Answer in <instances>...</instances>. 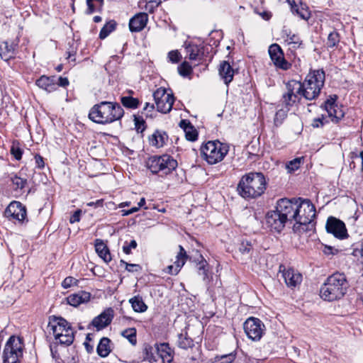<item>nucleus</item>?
Returning <instances> with one entry per match:
<instances>
[{"label": "nucleus", "instance_id": "nucleus-19", "mask_svg": "<svg viewBox=\"0 0 363 363\" xmlns=\"http://www.w3.org/2000/svg\"><path fill=\"white\" fill-rule=\"evenodd\" d=\"M179 252H178L176 257V261L174 263V265H169L164 269V272L172 275L177 274L181 270L182 267L186 262L187 259L186 252L184 248L182 245H179Z\"/></svg>", "mask_w": 363, "mask_h": 363}, {"label": "nucleus", "instance_id": "nucleus-44", "mask_svg": "<svg viewBox=\"0 0 363 363\" xmlns=\"http://www.w3.org/2000/svg\"><path fill=\"white\" fill-rule=\"evenodd\" d=\"M303 157H297L295 158L291 161H289L286 164V168L288 169L289 172H294L297 170L301 164L303 162Z\"/></svg>", "mask_w": 363, "mask_h": 363}, {"label": "nucleus", "instance_id": "nucleus-6", "mask_svg": "<svg viewBox=\"0 0 363 363\" xmlns=\"http://www.w3.org/2000/svg\"><path fill=\"white\" fill-rule=\"evenodd\" d=\"M48 328L52 331L57 342L70 345L74 339V329L63 318L52 316L50 318Z\"/></svg>", "mask_w": 363, "mask_h": 363}, {"label": "nucleus", "instance_id": "nucleus-10", "mask_svg": "<svg viewBox=\"0 0 363 363\" xmlns=\"http://www.w3.org/2000/svg\"><path fill=\"white\" fill-rule=\"evenodd\" d=\"M23 357V343L19 337L11 336L7 340L4 352V363H20Z\"/></svg>", "mask_w": 363, "mask_h": 363}, {"label": "nucleus", "instance_id": "nucleus-20", "mask_svg": "<svg viewBox=\"0 0 363 363\" xmlns=\"http://www.w3.org/2000/svg\"><path fill=\"white\" fill-rule=\"evenodd\" d=\"M113 312L111 308H108L100 315L95 317L91 321L93 327L96 328L97 330H102L107 327L111 323L113 316Z\"/></svg>", "mask_w": 363, "mask_h": 363}, {"label": "nucleus", "instance_id": "nucleus-14", "mask_svg": "<svg viewBox=\"0 0 363 363\" xmlns=\"http://www.w3.org/2000/svg\"><path fill=\"white\" fill-rule=\"evenodd\" d=\"M325 228L328 233L333 234L336 238L342 240L348 236L345 224L335 217L328 218Z\"/></svg>", "mask_w": 363, "mask_h": 363}, {"label": "nucleus", "instance_id": "nucleus-23", "mask_svg": "<svg viewBox=\"0 0 363 363\" xmlns=\"http://www.w3.org/2000/svg\"><path fill=\"white\" fill-rule=\"evenodd\" d=\"M35 84L40 89L48 93L55 91L57 89V83L55 77L41 76L35 82Z\"/></svg>", "mask_w": 363, "mask_h": 363}, {"label": "nucleus", "instance_id": "nucleus-16", "mask_svg": "<svg viewBox=\"0 0 363 363\" xmlns=\"http://www.w3.org/2000/svg\"><path fill=\"white\" fill-rule=\"evenodd\" d=\"M279 272L281 273L282 277L288 287L295 288L301 284L302 275L293 268L280 264Z\"/></svg>", "mask_w": 363, "mask_h": 363}, {"label": "nucleus", "instance_id": "nucleus-56", "mask_svg": "<svg viewBox=\"0 0 363 363\" xmlns=\"http://www.w3.org/2000/svg\"><path fill=\"white\" fill-rule=\"evenodd\" d=\"M323 120H324L323 116H322L321 118H315L313 120L311 125L313 128L322 127L324 124Z\"/></svg>", "mask_w": 363, "mask_h": 363}, {"label": "nucleus", "instance_id": "nucleus-26", "mask_svg": "<svg viewBox=\"0 0 363 363\" xmlns=\"http://www.w3.org/2000/svg\"><path fill=\"white\" fill-rule=\"evenodd\" d=\"M168 135L164 131L157 130L149 136V143L157 148L162 147L168 140Z\"/></svg>", "mask_w": 363, "mask_h": 363}, {"label": "nucleus", "instance_id": "nucleus-58", "mask_svg": "<svg viewBox=\"0 0 363 363\" xmlns=\"http://www.w3.org/2000/svg\"><path fill=\"white\" fill-rule=\"evenodd\" d=\"M57 87L62 86L65 87L69 84V80L67 77H60L57 79Z\"/></svg>", "mask_w": 363, "mask_h": 363}, {"label": "nucleus", "instance_id": "nucleus-34", "mask_svg": "<svg viewBox=\"0 0 363 363\" xmlns=\"http://www.w3.org/2000/svg\"><path fill=\"white\" fill-rule=\"evenodd\" d=\"M178 346L184 350H187L194 347V340L187 335V333H180L178 335Z\"/></svg>", "mask_w": 363, "mask_h": 363}, {"label": "nucleus", "instance_id": "nucleus-31", "mask_svg": "<svg viewBox=\"0 0 363 363\" xmlns=\"http://www.w3.org/2000/svg\"><path fill=\"white\" fill-rule=\"evenodd\" d=\"M96 252L103 260L108 263L111 260V254L108 247L100 240H96L95 244Z\"/></svg>", "mask_w": 363, "mask_h": 363}, {"label": "nucleus", "instance_id": "nucleus-2", "mask_svg": "<svg viewBox=\"0 0 363 363\" xmlns=\"http://www.w3.org/2000/svg\"><path fill=\"white\" fill-rule=\"evenodd\" d=\"M266 186V179L262 173L249 172L241 177L237 191L245 199H256L264 194Z\"/></svg>", "mask_w": 363, "mask_h": 363}, {"label": "nucleus", "instance_id": "nucleus-48", "mask_svg": "<svg viewBox=\"0 0 363 363\" xmlns=\"http://www.w3.org/2000/svg\"><path fill=\"white\" fill-rule=\"evenodd\" d=\"M11 154L17 160H20L22 157L23 150L20 148L18 145L13 144L11 147Z\"/></svg>", "mask_w": 363, "mask_h": 363}, {"label": "nucleus", "instance_id": "nucleus-37", "mask_svg": "<svg viewBox=\"0 0 363 363\" xmlns=\"http://www.w3.org/2000/svg\"><path fill=\"white\" fill-rule=\"evenodd\" d=\"M239 251L242 255L247 256L248 259H251L254 249L250 241L244 240L239 246Z\"/></svg>", "mask_w": 363, "mask_h": 363}, {"label": "nucleus", "instance_id": "nucleus-45", "mask_svg": "<svg viewBox=\"0 0 363 363\" xmlns=\"http://www.w3.org/2000/svg\"><path fill=\"white\" fill-rule=\"evenodd\" d=\"M134 123L137 132L143 133L145 130V122L142 117L134 116Z\"/></svg>", "mask_w": 363, "mask_h": 363}, {"label": "nucleus", "instance_id": "nucleus-60", "mask_svg": "<svg viewBox=\"0 0 363 363\" xmlns=\"http://www.w3.org/2000/svg\"><path fill=\"white\" fill-rule=\"evenodd\" d=\"M104 200L103 199H99L96 201L94 202H89L87 203V206H94V207H99L102 206Z\"/></svg>", "mask_w": 363, "mask_h": 363}, {"label": "nucleus", "instance_id": "nucleus-52", "mask_svg": "<svg viewBox=\"0 0 363 363\" xmlns=\"http://www.w3.org/2000/svg\"><path fill=\"white\" fill-rule=\"evenodd\" d=\"M137 247V242L135 240H132L129 243L125 242L123 246V251L126 255H129L131 252L132 249H135Z\"/></svg>", "mask_w": 363, "mask_h": 363}, {"label": "nucleus", "instance_id": "nucleus-7", "mask_svg": "<svg viewBox=\"0 0 363 363\" xmlns=\"http://www.w3.org/2000/svg\"><path fill=\"white\" fill-rule=\"evenodd\" d=\"M284 199L277 201L276 210L267 213L266 224L271 230L280 233L287 223H291Z\"/></svg>", "mask_w": 363, "mask_h": 363}, {"label": "nucleus", "instance_id": "nucleus-3", "mask_svg": "<svg viewBox=\"0 0 363 363\" xmlns=\"http://www.w3.org/2000/svg\"><path fill=\"white\" fill-rule=\"evenodd\" d=\"M123 115L124 111L119 104L104 101L90 109L89 118L96 123L104 125L121 119Z\"/></svg>", "mask_w": 363, "mask_h": 363}, {"label": "nucleus", "instance_id": "nucleus-43", "mask_svg": "<svg viewBox=\"0 0 363 363\" xmlns=\"http://www.w3.org/2000/svg\"><path fill=\"white\" fill-rule=\"evenodd\" d=\"M11 181L14 186L15 190H22L27 184V179L21 178L17 175L12 177Z\"/></svg>", "mask_w": 363, "mask_h": 363}, {"label": "nucleus", "instance_id": "nucleus-28", "mask_svg": "<svg viewBox=\"0 0 363 363\" xmlns=\"http://www.w3.org/2000/svg\"><path fill=\"white\" fill-rule=\"evenodd\" d=\"M156 353L164 363H171L173 360L172 351L168 343L156 344Z\"/></svg>", "mask_w": 363, "mask_h": 363}, {"label": "nucleus", "instance_id": "nucleus-17", "mask_svg": "<svg viewBox=\"0 0 363 363\" xmlns=\"http://www.w3.org/2000/svg\"><path fill=\"white\" fill-rule=\"evenodd\" d=\"M5 217L10 220L23 221L26 216V209L19 201H12L4 211Z\"/></svg>", "mask_w": 363, "mask_h": 363}, {"label": "nucleus", "instance_id": "nucleus-42", "mask_svg": "<svg viewBox=\"0 0 363 363\" xmlns=\"http://www.w3.org/2000/svg\"><path fill=\"white\" fill-rule=\"evenodd\" d=\"M177 69L179 74L183 77L189 76L193 72L192 67L186 61L182 62Z\"/></svg>", "mask_w": 363, "mask_h": 363}, {"label": "nucleus", "instance_id": "nucleus-39", "mask_svg": "<svg viewBox=\"0 0 363 363\" xmlns=\"http://www.w3.org/2000/svg\"><path fill=\"white\" fill-rule=\"evenodd\" d=\"M86 4L88 7L86 13L91 14L101 9L104 4V0H86Z\"/></svg>", "mask_w": 363, "mask_h": 363}, {"label": "nucleus", "instance_id": "nucleus-49", "mask_svg": "<svg viewBox=\"0 0 363 363\" xmlns=\"http://www.w3.org/2000/svg\"><path fill=\"white\" fill-rule=\"evenodd\" d=\"M161 3V0H148L145 8L150 13H153Z\"/></svg>", "mask_w": 363, "mask_h": 363}, {"label": "nucleus", "instance_id": "nucleus-55", "mask_svg": "<svg viewBox=\"0 0 363 363\" xmlns=\"http://www.w3.org/2000/svg\"><path fill=\"white\" fill-rule=\"evenodd\" d=\"M82 213L81 210H77L69 218V222L71 223H74L76 222H79L80 220V216Z\"/></svg>", "mask_w": 363, "mask_h": 363}, {"label": "nucleus", "instance_id": "nucleus-36", "mask_svg": "<svg viewBox=\"0 0 363 363\" xmlns=\"http://www.w3.org/2000/svg\"><path fill=\"white\" fill-rule=\"evenodd\" d=\"M116 25L117 23L114 20H111L107 22L99 33V38L101 39H105L111 32L115 30Z\"/></svg>", "mask_w": 363, "mask_h": 363}, {"label": "nucleus", "instance_id": "nucleus-50", "mask_svg": "<svg viewBox=\"0 0 363 363\" xmlns=\"http://www.w3.org/2000/svg\"><path fill=\"white\" fill-rule=\"evenodd\" d=\"M216 359L221 360L220 363H232L235 359V353L230 352L227 354L217 356Z\"/></svg>", "mask_w": 363, "mask_h": 363}, {"label": "nucleus", "instance_id": "nucleus-8", "mask_svg": "<svg viewBox=\"0 0 363 363\" xmlns=\"http://www.w3.org/2000/svg\"><path fill=\"white\" fill-rule=\"evenodd\" d=\"M229 151L227 144L218 140L208 141L200 148L201 157L209 164L221 162Z\"/></svg>", "mask_w": 363, "mask_h": 363}, {"label": "nucleus", "instance_id": "nucleus-25", "mask_svg": "<svg viewBox=\"0 0 363 363\" xmlns=\"http://www.w3.org/2000/svg\"><path fill=\"white\" fill-rule=\"evenodd\" d=\"M91 294L89 292L81 291L78 293L72 294L67 297V302L70 306L77 307L82 303L88 302L90 300Z\"/></svg>", "mask_w": 363, "mask_h": 363}, {"label": "nucleus", "instance_id": "nucleus-5", "mask_svg": "<svg viewBox=\"0 0 363 363\" xmlns=\"http://www.w3.org/2000/svg\"><path fill=\"white\" fill-rule=\"evenodd\" d=\"M325 72L323 69L310 72L303 82H301V96L306 100L316 99L325 84Z\"/></svg>", "mask_w": 363, "mask_h": 363}, {"label": "nucleus", "instance_id": "nucleus-61", "mask_svg": "<svg viewBox=\"0 0 363 363\" xmlns=\"http://www.w3.org/2000/svg\"><path fill=\"white\" fill-rule=\"evenodd\" d=\"M155 108L154 104H151L150 103H146L145 107L143 108V111H152Z\"/></svg>", "mask_w": 363, "mask_h": 363}, {"label": "nucleus", "instance_id": "nucleus-27", "mask_svg": "<svg viewBox=\"0 0 363 363\" xmlns=\"http://www.w3.org/2000/svg\"><path fill=\"white\" fill-rule=\"evenodd\" d=\"M219 75L224 83L228 85L233 79L234 69L227 61H223L219 66Z\"/></svg>", "mask_w": 363, "mask_h": 363}, {"label": "nucleus", "instance_id": "nucleus-33", "mask_svg": "<svg viewBox=\"0 0 363 363\" xmlns=\"http://www.w3.org/2000/svg\"><path fill=\"white\" fill-rule=\"evenodd\" d=\"M111 340L108 337H103L101 339L97 348V354L101 357H107L111 352V348L109 346Z\"/></svg>", "mask_w": 363, "mask_h": 363}, {"label": "nucleus", "instance_id": "nucleus-51", "mask_svg": "<svg viewBox=\"0 0 363 363\" xmlns=\"http://www.w3.org/2000/svg\"><path fill=\"white\" fill-rule=\"evenodd\" d=\"M77 280L75 278H74L72 277H67L62 282V286L64 289H67L73 285H77Z\"/></svg>", "mask_w": 363, "mask_h": 363}, {"label": "nucleus", "instance_id": "nucleus-21", "mask_svg": "<svg viewBox=\"0 0 363 363\" xmlns=\"http://www.w3.org/2000/svg\"><path fill=\"white\" fill-rule=\"evenodd\" d=\"M184 48L186 57L190 60H201L203 56V46L196 45L192 42H185Z\"/></svg>", "mask_w": 363, "mask_h": 363}, {"label": "nucleus", "instance_id": "nucleus-64", "mask_svg": "<svg viewBox=\"0 0 363 363\" xmlns=\"http://www.w3.org/2000/svg\"><path fill=\"white\" fill-rule=\"evenodd\" d=\"M84 345L88 352H91L93 350V347L90 346L87 342H85Z\"/></svg>", "mask_w": 363, "mask_h": 363}, {"label": "nucleus", "instance_id": "nucleus-54", "mask_svg": "<svg viewBox=\"0 0 363 363\" xmlns=\"http://www.w3.org/2000/svg\"><path fill=\"white\" fill-rule=\"evenodd\" d=\"M286 114L284 111L279 110L277 111L274 117V123L276 125L280 124L282 122V120L286 117Z\"/></svg>", "mask_w": 363, "mask_h": 363}, {"label": "nucleus", "instance_id": "nucleus-38", "mask_svg": "<svg viewBox=\"0 0 363 363\" xmlns=\"http://www.w3.org/2000/svg\"><path fill=\"white\" fill-rule=\"evenodd\" d=\"M136 333L135 328H130L122 331L121 335L126 338L131 345H135L137 343Z\"/></svg>", "mask_w": 363, "mask_h": 363}, {"label": "nucleus", "instance_id": "nucleus-46", "mask_svg": "<svg viewBox=\"0 0 363 363\" xmlns=\"http://www.w3.org/2000/svg\"><path fill=\"white\" fill-rule=\"evenodd\" d=\"M167 58L172 63H178L182 60V55L177 50H171L168 52Z\"/></svg>", "mask_w": 363, "mask_h": 363}, {"label": "nucleus", "instance_id": "nucleus-18", "mask_svg": "<svg viewBox=\"0 0 363 363\" xmlns=\"http://www.w3.org/2000/svg\"><path fill=\"white\" fill-rule=\"evenodd\" d=\"M269 54L274 65L284 70L290 67V64L285 60L284 52L278 44H272L269 48Z\"/></svg>", "mask_w": 363, "mask_h": 363}, {"label": "nucleus", "instance_id": "nucleus-15", "mask_svg": "<svg viewBox=\"0 0 363 363\" xmlns=\"http://www.w3.org/2000/svg\"><path fill=\"white\" fill-rule=\"evenodd\" d=\"M337 96L331 95L324 103V108L327 111L328 116L334 123H338L345 116V112L341 107H339L335 103Z\"/></svg>", "mask_w": 363, "mask_h": 363}, {"label": "nucleus", "instance_id": "nucleus-4", "mask_svg": "<svg viewBox=\"0 0 363 363\" xmlns=\"http://www.w3.org/2000/svg\"><path fill=\"white\" fill-rule=\"evenodd\" d=\"M348 287L345 274L336 272L329 276L321 286L320 296L328 301L339 300L347 293Z\"/></svg>", "mask_w": 363, "mask_h": 363}, {"label": "nucleus", "instance_id": "nucleus-53", "mask_svg": "<svg viewBox=\"0 0 363 363\" xmlns=\"http://www.w3.org/2000/svg\"><path fill=\"white\" fill-rule=\"evenodd\" d=\"M121 262L125 265V269L128 272H138L141 269V267L139 264H128L123 260H121Z\"/></svg>", "mask_w": 363, "mask_h": 363}, {"label": "nucleus", "instance_id": "nucleus-59", "mask_svg": "<svg viewBox=\"0 0 363 363\" xmlns=\"http://www.w3.org/2000/svg\"><path fill=\"white\" fill-rule=\"evenodd\" d=\"M199 274L203 276V279H205L207 277V269L203 264H201L199 267Z\"/></svg>", "mask_w": 363, "mask_h": 363}, {"label": "nucleus", "instance_id": "nucleus-24", "mask_svg": "<svg viewBox=\"0 0 363 363\" xmlns=\"http://www.w3.org/2000/svg\"><path fill=\"white\" fill-rule=\"evenodd\" d=\"M289 3L291 5V11L301 19L308 20L311 17L308 7L306 4L302 3L301 0H298V3L294 0L293 1L289 0Z\"/></svg>", "mask_w": 363, "mask_h": 363}, {"label": "nucleus", "instance_id": "nucleus-13", "mask_svg": "<svg viewBox=\"0 0 363 363\" xmlns=\"http://www.w3.org/2000/svg\"><path fill=\"white\" fill-rule=\"evenodd\" d=\"M286 92L283 95L284 102L291 106L302 97L301 96V82L296 80L289 81L286 84Z\"/></svg>", "mask_w": 363, "mask_h": 363}, {"label": "nucleus", "instance_id": "nucleus-62", "mask_svg": "<svg viewBox=\"0 0 363 363\" xmlns=\"http://www.w3.org/2000/svg\"><path fill=\"white\" fill-rule=\"evenodd\" d=\"M50 352H51L52 358L57 359L58 357V354H57V351L55 350V347H53L52 345L50 346Z\"/></svg>", "mask_w": 363, "mask_h": 363}, {"label": "nucleus", "instance_id": "nucleus-57", "mask_svg": "<svg viewBox=\"0 0 363 363\" xmlns=\"http://www.w3.org/2000/svg\"><path fill=\"white\" fill-rule=\"evenodd\" d=\"M36 167L39 169H43L45 166L44 160L43 157H41L40 155H36L35 156Z\"/></svg>", "mask_w": 363, "mask_h": 363}, {"label": "nucleus", "instance_id": "nucleus-41", "mask_svg": "<svg viewBox=\"0 0 363 363\" xmlns=\"http://www.w3.org/2000/svg\"><path fill=\"white\" fill-rule=\"evenodd\" d=\"M340 38L339 33L334 30L329 33L327 39V47L328 48H333L334 47H336L338 43H340Z\"/></svg>", "mask_w": 363, "mask_h": 363}, {"label": "nucleus", "instance_id": "nucleus-29", "mask_svg": "<svg viewBox=\"0 0 363 363\" xmlns=\"http://www.w3.org/2000/svg\"><path fill=\"white\" fill-rule=\"evenodd\" d=\"M16 45L8 41L0 43V57L4 61H9L14 57Z\"/></svg>", "mask_w": 363, "mask_h": 363}, {"label": "nucleus", "instance_id": "nucleus-40", "mask_svg": "<svg viewBox=\"0 0 363 363\" xmlns=\"http://www.w3.org/2000/svg\"><path fill=\"white\" fill-rule=\"evenodd\" d=\"M145 359L150 362H154L157 361L156 353V344L155 347L151 345H146L144 349Z\"/></svg>", "mask_w": 363, "mask_h": 363}, {"label": "nucleus", "instance_id": "nucleus-47", "mask_svg": "<svg viewBox=\"0 0 363 363\" xmlns=\"http://www.w3.org/2000/svg\"><path fill=\"white\" fill-rule=\"evenodd\" d=\"M286 41L288 43L289 45H291V48L294 49L298 48L301 44L299 37L294 34L291 35H288Z\"/></svg>", "mask_w": 363, "mask_h": 363}, {"label": "nucleus", "instance_id": "nucleus-11", "mask_svg": "<svg viewBox=\"0 0 363 363\" xmlns=\"http://www.w3.org/2000/svg\"><path fill=\"white\" fill-rule=\"evenodd\" d=\"M156 108L159 112L167 113L172 108L174 98L172 94L167 93L164 88H159L153 93Z\"/></svg>", "mask_w": 363, "mask_h": 363}, {"label": "nucleus", "instance_id": "nucleus-32", "mask_svg": "<svg viewBox=\"0 0 363 363\" xmlns=\"http://www.w3.org/2000/svg\"><path fill=\"white\" fill-rule=\"evenodd\" d=\"M129 303L131 304L133 311L136 313H143L147 310V306L140 296H133L129 300Z\"/></svg>", "mask_w": 363, "mask_h": 363}, {"label": "nucleus", "instance_id": "nucleus-9", "mask_svg": "<svg viewBox=\"0 0 363 363\" xmlns=\"http://www.w3.org/2000/svg\"><path fill=\"white\" fill-rule=\"evenodd\" d=\"M147 167L153 174H168L177 167V162L169 155L150 157L147 162Z\"/></svg>", "mask_w": 363, "mask_h": 363}, {"label": "nucleus", "instance_id": "nucleus-1", "mask_svg": "<svg viewBox=\"0 0 363 363\" xmlns=\"http://www.w3.org/2000/svg\"><path fill=\"white\" fill-rule=\"evenodd\" d=\"M284 200L291 223L296 222L293 226L295 233L306 231L308 229V225L314 226L316 211L315 206L309 199L298 198Z\"/></svg>", "mask_w": 363, "mask_h": 363}, {"label": "nucleus", "instance_id": "nucleus-63", "mask_svg": "<svg viewBox=\"0 0 363 363\" xmlns=\"http://www.w3.org/2000/svg\"><path fill=\"white\" fill-rule=\"evenodd\" d=\"M145 198H142L138 203V207L139 208L143 207L145 206Z\"/></svg>", "mask_w": 363, "mask_h": 363}, {"label": "nucleus", "instance_id": "nucleus-12", "mask_svg": "<svg viewBox=\"0 0 363 363\" xmlns=\"http://www.w3.org/2000/svg\"><path fill=\"white\" fill-rule=\"evenodd\" d=\"M243 328L248 338L257 341L262 337L265 326L259 318L250 317L245 321Z\"/></svg>", "mask_w": 363, "mask_h": 363}, {"label": "nucleus", "instance_id": "nucleus-30", "mask_svg": "<svg viewBox=\"0 0 363 363\" xmlns=\"http://www.w3.org/2000/svg\"><path fill=\"white\" fill-rule=\"evenodd\" d=\"M179 126L184 130L186 140L192 142L197 140L198 132L189 121L182 120Z\"/></svg>", "mask_w": 363, "mask_h": 363}, {"label": "nucleus", "instance_id": "nucleus-35", "mask_svg": "<svg viewBox=\"0 0 363 363\" xmlns=\"http://www.w3.org/2000/svg\"><path fill=\"white\" fill-rule=\"evenodd\" d=\"M121 102L124 107L131 109L137 108L140 105V101L138 99L130 96H121Z\"/></svg>", "mask_w": 363, "mask_h": 363}, {"label": "nucleus", "instance_id": "nucleus-22", "mask_svg": "<svg viewBox=\"0 0 363 363\" xmlns=\"http://www.w3.org/2000/svg\"><path fill=\"white\" fill-rule=\"evenodd\" d=\"M148 16L146 13L140 12L135 14L129 21V29L131 32H139L147 25Z\"/></svg>", "mask_w": 363, "mask_h": 363}]
</instances>
